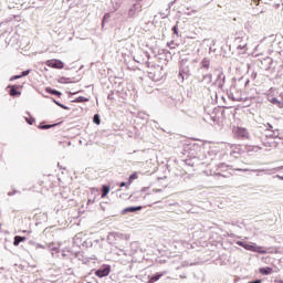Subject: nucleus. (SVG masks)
Wrapping results in <instances>:
<instances>
[{
	"instance_id": "680f3d73",
	"label": "nucleus",
	"mask_w": 283,
	"mask_h": 283,
	"mask_svg": "<svg viewBox=\"0 0 283 283\" xmlns=\"http://www.w3.org/2000/svg\"><path fill=\"white\" fill-rule=\"evenodd\" d=\"M255 149H260L259 147H253V151H255Z\"/></svg>"
},
{
	"instance_id": "6e6552de",
	"label": "nucleus",
	"mask_w": 283,
	"mask_h": 283,
	"mask_svg": "<svg viewBox=\"0 0 283 283\" xmlns=\"http://www.w3.org/2000/svg\"><path fill=\"white\" fill-rule=\"evenodd\" d=\"M111 272H112V266L104 264L95 271V275L97 277H107V275H109Z\"/></svg>"
},
{
	"instance_id": "c85d7f7f",
	"label": "nucleus",
	"mask_w": 283,
	"mask_h": 283,
	"mask_svg": "<svg viewBox=\"0 0 283 283\" xmlns=\"http://www.w3.org/2000/svg\"><path fill=\"white\" fill-rule=\"evenodd\" d=\"M161 275H163V274H159V273L153 275V276L150 277V280H149V283L158 282V280H160V276H161Z\"/></svg>"
},
{
	"instance_id": "ddd939ff",
	"label": "nucleus",
	"mask_w": 283,
	"mask_h": 283,
	"mask_svg": "<svg viewBox=\"0 0 283 283\" xmlns=\"http://www.w3.org/2000/svg\"><path fill=\"white\" fill-rule=\"evenodd\" d=\"M49 67H54L55 70H63V62L61 60H51L46 62Z\"/></svg>"
},
{
	"instance_id": "dca6fc26",
	"label": "nucleus",
	"mask_w": 283,
	"mask_h": 283,
	"mask_svg": "<svg viewBox=\"0 0 283 283\" xmlns=\"http://www.w3.org/2000/svg\"><path fill=\"white\" fill-rule=\"evenodd\" d=\"M261 64L263 65V70H271V65H273V59L268 56L263 61H261Z\"/></svg>"
},
{
	"instance_id": "052dcab7",
	"label": "nucleus",
	"mask_w": 283,
	"mask_h": 283,
	"mask_svg": "<svg viewBox=\"0 0 283 283\" xmlns=\"http://www.w3.org/2000/svg\"><path fill=\"white\" fill-rule=\"evenodd\" d=\"M145 56H147V59H149V53H145Z\"/></svg>"
},
{
	"instance_id": "f03ea898",
	"label": "nucleus",
	"mask_w": 283,
	"mask_h": 283,
	"mask_svg": "<svg viewBox=\"0 0 283 283\" xmlns=\"http://www.w3.org/2000/svg\"><path fill=\"white\" fill-rule=\"evenodd\" d=\"M242 83L244 84V87H247V85H249L250 81H249V78H244V77H241L238 81L234 80V84L230 87V93H229V98L231 101H237V102L242 101V96L235 95V93H234L235 86L242 85Z\"/></svg>"
},
{
	"instance_id": "20e7f679",
	"label": "nucleus",
	"mask_w": 283,
	"mask_h": 283,
	"mask_svg": "<svg viewBox=\"0 0 283 283\" xmlns=\"http://www.w3.org/2000/svg\"><path fill=\"white\" fill-rule=\"evenodd\" d=\"M248 41L249 36H247V34H244L243 32L237 33V36L234 38L237 50H243V52H247Z\"/></svg>"
},
{
	"instance_id": "bf43d9fd",
	"label": "nucleus",
	"mask_w": 283,
	"mask_h": 283,
	"mask_svg": "<svg viewBox=\"0 0 283 283\" xmlns=\"http://www.w3.org/2000/svg\"><path fill=\"white\" fill-rule=\"evenodd\" d=\"M259 48H260V45H256V46H255V49H254V50H255V52H258V49H259Z\"/></svg>"
},
{
	"instance_id": "7c9ffc66",
	"label": "nucleus",
	"mask_w": 283,
	"mask_h": 283,
	"mask_svg": "<svg viewBox=\"0 0 283 283\" xmlns=\"http://www.w3.org/2000/svg\"><path fill=\"white\" fill-rule=\"evenodd\" d=\"M93 123H95V125H101V116H98V114L94 115Z\"/></svg>"
},
{
	"instance_id": "58836bf2",
	"label": "nucleus",
	"mask_w": 283,
	"mask_h": 283,
	"mask_svg": "<svg viewBox=\"0 0 283 283\" xmlns=\"http://www.w3.org/2000/svg\"><path fill=\"white\" fill-rule=\"evenodd\" d=\"M30 74V70L23 71L20 76H28Z\"/></svg>"
},
{
	"instance_id": "39448f33",
	"label": "nucleus",
	"mask_w": 283,
	"mask_h": 283,
	"mask_svg": "<svg viewBox=\"0 0 283 283\" xmlns=\"http://www.w3.org/2000/svg\"><path fill=\"white\" fill-rule=\"evenodd\" d=\"M107 240L111 242V244H116L119 240H129V235L120 232H109Z\"/></svg>"
},
{
	"instance_id": "4468645a",
	"label": "nucleus",
	"mask_w": 283,
	"mask_h": 283,
	"mask_svg": "<svg viewBox=\"0 0 283 283\" xmlns=\"http://www.w3.org/2000/svg\"><path fill=\"white\" fill-rule=\"evenodd\" d=\"M234 133L237 134V136L239 138H249V130H247V128L243 127H237L234 128Z\"/></svg>"
},
{
	"instance_id": "3c124183",
	"label": "nucleus",
	"mask_w": 283,
	"mask_h": 283,
	"mask_svg": "<svg viewBox=\"0 0 283 283\" xmlns=\"http://www.w3.org/2000/svg\"><path fill=\"white\" fill-rule=\"evenodd\" d=\"M134 61H135L136 63H145V61L138 60V59H136V57H134Z\"/></svg>"
},
{
	"instance_id": "de8ad7c7",
	"label": "nucleus",
	"mask_w": 283,
	"mask_h": 283,
	"mask_svg": "<svg viewBox=\"0 0 283 283\" xmlns=\"http://www.w3.org/2000/svg\"><path fill=\"white\" fill-rule=\"evenodd\" d=\"M268 130H269V132H272V130H273V125H271V124L268 123Z\"/></svg>"
},
{
	"instance_id": "864d4df0",
	"label": "nucleus",
	"mask_w": 283,
	"mask_h": 283,
	"mask_svg": "<svg viewBox=\"0 0 283 283\" xmlns=\"http://www.w3.org/2000/svg\"><path fill=\"white\" fill-rule=\"evenodd\" d=\"M118 8H120V4L116 3V7L114 8V12H116V10H118Z\"/></svg>"
},
{
	"instance_id": "2eb2a0df",
	"label": "nucleus",
	"mask_w": 283,
	"mask_h": 283,
	"mask_svg": "<svg viewBox=\"0 0 283 283\" xmlns=\"http://www.w3.org/2000/svg\"><path fill=\"white\" fill-rule=\"evenodd\" d=\"M268 101L272 105H276L280 109H283V99H277V97H273V95H268Z\"/></svg>"
},
{
	"instance_id": "49530a36",
	"label": "nucleus",
	"mask_w": 283,
	"mask_h": 283,
	"mask_svg": "<svg viewBox=\"0 0 283 283\" xmlns=\"http://www.w3.org/2000/svg\"><path fill=\"white\" fill-rule=\"evenodd\" d=\"M248 283H262V280L256 279V280H254V281H250V282H248Z\"/></svg>"
},
{
	"instance_id": "72a5a7b5",
	"label": "nucleus",
	"mask_w": 283,
	"mask_h": 283,
	"mask_svg": "<svg viewBox=\"0 0 283 283\" xmlns=\"http://www.w3.org/2000/svg\"><path fill=\"white\" fill-rule=\"evenodd\" d=\"M244 249L245 251H253V243L252 244L245 243Z\"/></svg>"
},
{
	"instance_id": "9b49d317",
	"label": "nucleus",
	"mask_w": 283,
	"mask_h": 283,
	"mask_svg": "<svg viewBox=\"0 0 283 283\" xmlns=\"http://www.w3.org/2000/svg\"><path fill=\"white\" fill-rule=\"evenodd\" d=\"M187 59H182L180 62L181 69L179 71V76L185 81V76H189V66H186Z\"/></svg>"
},
{
	"instance_id": "e433bc0d",
	"label": "nucleus",
	"mask_w": 283,
	"mask_h": 283,
	"mask_svg": "<svg viewBox=\"0 0 283 283\" xmlns=\"http://www.w3.org/2000/svg\"><path fill=\"white\" fill-rule=\"evenodd\" d=\"M28 125H33L34 124V118H25Z\"/></svg>"
},
{
	"instance_id": "4be33fe9",
	"label": "nucleus",
	"mask_w": 283,
	"mask_h": 283,
	"mask_svg": "<svg viewBox=\"0 0 283 283\" xmlns=\"http://www.w3.org/2000/svg\"><path fill=\"white\" fill-rule=\"evenodd\" d=\"M21 242H25V237L15 235L13 239V247H19Z\"/></svg>"
},
{
	"instance_id": "603ef678",
	"label": "nucleus",
	"mask_w": 283,
	"mask_h": 283,
	"mask_svg": "<svg viewBox=\"0 0 283 283\" xmlns=\"http://www.w3.org/2000/svg\"><path fill=\"white\" fill-rule=\"evenodd\" d=\"M66 255H67V251L62 250V256H63V258H66Z\"/></svg>"
},
{
	"instance_id": "c9c22d12",
	"label": "nucleus",
	"mask_w": 283,
	"mask_h": 283,
	"mask_svg": "<svg viewBox=\"0 0 283 283\" xmlns=\"http://www.w3.org/2000/svg\"><path fill=\"white\" fill-rule=\"evenodd\" d=\"M198 10H191V12H185L186 17H191V14H196Z\"/></svg>"
},
{
	"instance_id": "412c9836",
	"label": "nucleus",
	"mask_w": 283,
	"mask_h": 283,
	"mask_svg": "<svg viewBox=\"0 0 283 283\" xmlns=\"http://www.w3.org/2000/svg\"><path fill=\"white\" fill-rule=\"evenodd\" d=\"M45 91L48 92V94H52L53 96H57L59 98H61V96H63V93H61L60 91H56L54 88H51V87H46Z\"/></svg>"
},
{
	"instance_id": "4d7b16f0",
	"label": "nucleus",
	"mask_w": 283,
	"mask_h": 283,
	"mask_svg": "<svg viewBox=\"0 0 283 283\" xmlns=\"http://www.w3.org/2000/svg\"><path fill=\"white\" fill-rule=\"evenodd\" d=\"M104 19H109V13H106V14L104 15Z\"/></svg>"
},
{
	"instance_id": "1a4fd4ad",
	"label": "nucleus",
	"mask_w": 283,
	"mask_h": 283,
	"mask_svg": "<svg viewBox=\"0 0 283 283\" xmlns=\"http://www.w3.org/2000/svg\"><path fill=\"white\" fill-rule=\"evenodd\" d=\"M252 252L260 253L261 255H266V253H277V250L273 251L271 250V248H269V250H265L264 248L253 243Z\"/></svg>"
},
{
	"instance_id": "0eeeda50",
	"label": "nucleus",
	"mask_w": 283,
	"mask_h": 283,
	"mask_svg": "<svg viewBox=\"0 0 283 283\" xmlns=\"http://www.w3.org/2000/svg\"><path fill=\"white\" fill-rule=\"evenodd\" d=\"M149 76L150 78H153V81H160V78H163V66L157 65L153 69V71L149 72Z\"/></svg>"
},
{
	"instance_id": "13d9d810",
	"label": "nucleus",
	"mask_w": 283,
	"mask_h": 283,
	"mask_svg": "<svg viewBox=\"0 0 283 283\" xmlns=\"http://www.w3.org/2000/svg\"><path fill=\"white\" fill-rule=\"evenodd\" d=\"M276 178H279V180H283V176L277 175Z\"/></svg>"
},
{
	"instance_id": "bb28decb",
	"label": "nucleus",
	"mask_w": 283,
	"mask_h": 283,
	"mask_svg": "<svg viewBox=\"0 0 283 283\" xmlns=\"http://www.w3.org/2000/svg\"><path fill=\"white\" fill-rule=\"evenodd\" d=\"M56 125L57 124H52V125H50V124H45V125L40 124L39 129H52V127H56Z\"/></svg>"
},
{
	"instance_id": "423d86ee",
	"label": "nucleus",
	"mask_w": 283,
	"mask_h": 283,
	"mask_svg": "<svg viewBox=\"0 0 283 283\" xmlns=\"http://www.w3.org/2000/svg\"><path fill=\"white\" fill-rule=\"evenodd\" d=\"M226 82H227V76L224 75V72L219 71L217 74V78L213 82V85L219 90H224Z\"/></svg>"
},
{
	"instance_id": "b1692460",
	"label": "nucleus",
	"mask_w": 283,
	"mask_h": 283,
	"mask_svg": "<svg viewBox=\"0 0 283 283\" xmlns=\"http://www.w3.org/2000/svg\"><path fill=\"white\" fill-rule=\"evenodd\" d=\"M211 65V62L209 61V59L205 57L201 61V67H203L205 70H209V66Z\"/></svg>"
},
{
	"instance_id": "9d476101",
	"label": "nucleus",
	"mask_w": 283,
	"mask_h": 283,
	"mask_svg": "<svg viewBox=\"0 0 283 283\" xmlns=\"http://www.w3.org/2000/svg\"><path fill=\"white\" fill-rule=\"evenodd\" d=\"M140 250V244L137 241H134L129 245V250L124 252V255H136Z\"/></svg>"
},
{
	"instance_id": "ea45409f",
	"label": "nucleus",
	"mask_w": 283,
	"mask_h": 283,
	"mask_svg": "<svg viewBox=\"0 0 283 283\" xmlns=\"http://www.w3.org/2000/svg\"><path fill=\"white\" fill-rule=\"evenodd\" d=\"M96 202V197L94 199H88L87 205H94Z\"/></svg>"
},
{
	"instance_id": "7ed1b4c3",
	"label": "nucleus",
	"mask_w": 283,
	"mask_h": 283,
	"mask_svg": "<svg viewBox=\"0 0 283 283\" xmlns=\"http://www.w3.org/2000/svg\"><path fill=\"white\" fill-rule=\"evenodd\" d=\"M226 149L227 151L230 153L229 155L230 160H235L239 156H242L243 154L242 146L238 144H227Z\"/></svg>"
},
{
	"instance_id": "37998d69",
	"label": "nucleus",
	"mask_w": 283,
	"mask_h": 283,
	"mask_svg": "<svg viewBox=\"0 0 283 283\" xmlns=\"http://www.w3.org/2000/svg\"><path fill=\"white\" fill-rule=\"evenodd\" d=\"M35 249H45V245L41 244V243H36L35 244Z\"/></svg>"
},
{
	"instance_id": "cd10ccee",
	"label": "nucleus",
	"mask_w": 283,
	"mask_h": 283,
	"mask_svg": "<svg viewBox=\"0 0 283 283\" xmlns=\"http://www.w3.org/2000/svg\"><path fill=\"white\" fill-rule=\"evenodd\" d=\"M134 180H138V172H133L129 178H128V182L129 185H132L134 182Z\"/></svg>"
},
{
	"instance_id": "6e6d98bb",
	"label": "nucleus",
	"mask_w": 283,
	"mask_h": 283,
	"mask_svg": "<svg viewBox=\"0 0 283 283\" xmlns=\"http://www.w3.org/2000/svg\"><path fill=\"white\" fill-rule=\"evenodd\" d=\"M127 184L125 182V181H122L120 184H119V187H125Z\"/></svg>"
},
{
	"instance_id": "8fccbe9b",
	"label": "nucleus",
	"mask_w": 283,
	"mask_h": 283,
	"mask_svg": "<svg viewBox=\"0 0 283 283\" xmlns=\"http://www.w3.org/2000/svg\"><path fill=\"white\" fill-rule=\"evenodd\" d=\"M17 193H19V191L14 190V191H12V192H8V196H14V195H17Z\"/></svg>"
},
{
	"instance_id": "c756f323",
	"label": "nucleus",
	"mask_w": 283,
	"mask_h": 283,
	"mask_svg": "<svg viewBox=\"0 0 283 283\" xmlns=\"http://www.w3.org/2000/svg\"><path fill=\"white\" fill-rule=\"evenodd\" d=\"M212 80L213 75H211V73L203 75V81H206V83H211Z\"/></svg>"
},
{
	"instance_id": "a18cd8bd",
	"label": "nucleus",
	"mask_w": 283,
	"mask_h": 283,
	"mask_svg": "<svg viewBox=\"0 0 283 283\" xmlns=\"http://www.w3.org/2000/svg\"><path fill=\"white\" fill-rule=\"evenodd\" d=\"M219 156L221 157V160H224V156L229 157L227 153L220 154Z\"/></svg>"
},
{
	"instance_id": "f704fd0d",
	"label": "nucleus",
	"mask_w": 283,
	"mask_h": 283,
	"mask_svg": "<svg viewBox=\"0 0 283 283\" xmlns=\"http://www.w3.org/2000/svg\"><path fill=\"white\" fill-rule=\"evenodd\" d=\"M251 78H252V81H255L258 78V72L253 71L251 73Z\"/></svg>"
},
{
	"instance_id": "393cba45",
	"label": "nucleus",
	"mask_w": 283,
	"mask_h": 283,
	"mask_svg": "<svg viewBox=\"0 0 283 283\" xmlns=\"http://www.w3.org/2000/svg\"><path fill=\"white\" fill-rule=\"evenodd\" d=\"M90 98L84 97V96H78L75 99L72 101V103H87Z\"/></svg>"
},
{
	"instance_id": "a211bd4d",
	"label": "nucleus",
	"mask_w": 283,
	"mask_h": 283,
	"mask_svg": "<svg viewBox=\"0 0 283 283\" xmlns=\"http://www.w3.org/2000/svg\"><path fill=\"white\" fill-rule=\"evenodd\" d=\"M143 210V207L140 206H137V207H128V208H125L122 213H136V211H142Z\"/></svg>"
},
{
	"instance_id": "f8f14e48",
	"label": "nucleus",
	"mask_w": 283,
	"mask_h": 283,
	"mask_svg": "<svg viewBox=\"0 0 283 283\" xmlns=\"http://www.w3.org/2000/svg\"><path fill=\"white\" fill-rule=\"evenodd\" d=\"M166 104L169 107H176L177 109H180L181 105H182V99L181 98H174V97H168L166 99Z\"/></svg>"
},
{
	"instance_id": "f257e3e1",
	"label": "nucleus",
	"mask_w": 283,
	"mask_h": 283,
	"mask_svg": "<svg viewBox=\"0 0 283 283\" xmlns=\"http://www.w3.org/2000/svg\"><path fill=\"white\" fill-rule=\"evenodd\" d=\"M143 0H129L127 3L126 14L128 19H136L143 12Z\"/></svg>"
},
{
	"instance_id": "5701e85b",
	"label": "nucleus",
	"mask_w": 283,
	"mask_h": 283,
	"mask_svg": "<svg viewBox=\"0 0 283 283\" xmlns=\"http://www.w3.org/2000/svg\"><path fill=\"white\" fill-rule=\"evenodd\" d=\"M260 273H261L262 275H271V274L273 273V268H269V266H266V268H261V269H260Z\"/></svg>"
},
{
	"instance_id": "a19ab883",
	"label": "nucleus",
	"mask_w": 283,
	"mask_h": 283,
	"mask_svg": "<svg viewBox=\"0 0 283 283\" xmlns=\"http://www.w3.org/2000/svg\"><path fill=\"white\" fill-rule=\"evenodd\" d=\"M237 244L239 247H242L244 249V247L247 245V243H244V241H237Z\"/></svg>"
},
{
	"instance_id": "aec40b11",
	"label": "nucleus",
	"mask_w": 283,
	"mask_h": 283,
	"mask_svg": "<svg viewBox=\"0 0 283 283\" xmlns=\"http://www.w3.org/2000/svg\"><path fill=\"white\" fill-rule=\"evenodd\" d=\"M11 90H10V96H20L21 95V92L18 91L19 90V86L17 85H12V86H9Z\"/></svg>"
},
{
	"instance_id": "4c0bfd02",
	"label": "nucleus",
	"mask_w": 283,
	"mask_h": 283,
	"mask_svg": "<svg viewBox=\"0 0 283 283\" xmlns=\"http://www.w3.org/2000/svg\"><path fill=\"white\" fill-rule=\"evenodd\" d=\"M18 78H23L21 75H14L10 78V81H18Z\"/></svg>"
},
{
	"instance_id": "a878e982",
	"label": "nucleus",
	"mask_w": 283,
	"mask_h": 283,
	"mask_svg": "<svg viewBox=\"0 0 283 283\" xmlns=\"http://www.w3.org/2000/svg\"><path fill=\"white\" fill-rule=\"evenodd\" d=\"M111 188L109 186L102 187V198H106L107 193H109Z\"/></svg>"
},
{
	"instance_id": "473e14b6",
	"label": "nucleus",
	"mask_w": 283,
	"mask_h": 283,
	"mask_svg": "<svg viewBox=\"0 0 283 283\" xmlns=\"http://www.w3.org/2000/svg\"><path fill=\"white\" fill-rule=\"evenodd\" d=\"M228 167H231V166H229L224 163H221V164L218 165V168L221 169V171H224V169H227Z\"/></svg>"
},
{
	"instance_id": "79ce46f5",
	"label": "nucleus",
	"mask_w": 283,
	"mask_h": 283,
	"mask_svg": "<svg viewBox=\"0 0 283 283\" xmlns=\"http://www.w3.org/2000/svg\"><path fill=\"white\" fill-rule=\"evenodd\" d=\"M172 32L174 34L178 35V24H176L175 27H172Z\"/></svg>"
},
{
	"instance_id": "6ab92c4d",
	"label": "nucleus",
	"mask_w": 283,
	"mask_h": 283,
	"mask_svg": "<svg viewBox=\"0 0 283 283\" xmlns=\"http://www.w3.org/2000/svg\"><path fill=\"white\" fill-rule=\"evenodd\" d=\"M46 247L49 251H52V255H54V253H59V249H61V244L59 243H49Z\"/></svg>"
},
{
	"instance_id": "2f4dec72",
	"label": "nucleus",
	"mask_w": 283,
	"mask_h": 283,
	"mask_svg": "<svg viewBox=\"0 0 283 283\" xmlns=\"http://www.w3.org/2000/svg\"><path fill=\"white\" fill-rule=\"evenodd\" d=\"M53 103H55V105H57L59 107H61L62 109H70V107L59 103L56 99H53Z\"/></svg>"
},
{
	"instance_id": "5fc2aeb1",
	"label": "nucleus",
	"mask_w": 283,
	"mask_h": 283,
	"mask_svg": "<svg viewBox=\"0 0 283 283\" xmlns=\"http://www.w3.org/2000/svg\"><path fill=\"white\" fill-rule=\"evenodd\" d=\"M174 3H176L175 0L171 1V2H169V3H168V8H171V6H174Z\"/></svg>"
},
{
	"instance_id": "e2e57ef3",
	"label": "nucleus",
	"mask_w": 283,
	"mask_h": 283,
	"mask_svg": "<svg viewBox=\"0 0 283 283\" xmlns=\"http://www.w3.org/2000/svg\"><path fill=\"white\" fill-rule=\"evenodd\" d=\"M178 0H175V2H177Z\"/></svg>"
},
{
	"instance_id": "f3484780",
	"label": "nucleus",
	"mask_w": 283,
	"mask_h": 283,
	"mask_svg": "<svg viewBox=\"0 0 283 283\" xmlns=\"http://www.w3.org/2000/svg\"><path fill=\"white\" fill-rule=\"evenodd\" d=\"M234 171H243V172H247V171H252L253 174H264V169H249V168H235Z\"/></svg>"
},
{
	"instance_id": "c03bdc74",
	"label": "nucleus",
	"mask_w": 283,
	"mask_h": 283,
	"mask_svg": "<svg viewBox=\"0 0 283 283\" xmlns=\"http://www.w3.org/2000/svg\"><path fill=\"white\" fill-rule=\"evenodd\" d=\"M65 81H70V78H67V77H61L60 83H67V82H65Z\"/></svg>"
},
{
	"instance_id": "09e8293b",
	"label": "nucleus",
	"mask_w": 283,
	"mask_h": 283,
	"mask_svg": "<svg viewBox=\"0 0 283 283\" xmlns=\"http://www.w3.org/2000/svg\"><path fill=\"white\" fill-rule=\"evenodd\" d=\"M268 136H270V138H275V137H276V135H275V132H274V130H272V134H270V135H268Z\"/></svg>"
}]
</instances>
